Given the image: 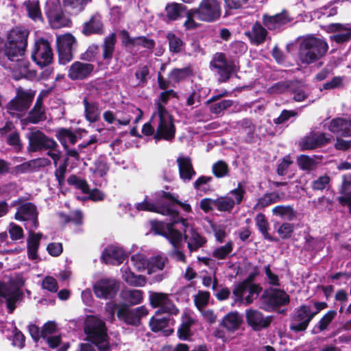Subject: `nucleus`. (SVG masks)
<instances>
[{"label": "nucleus", "mask_w": 351, "mask_h": 351, "mask_svg": "<svg viewBox=\"0 0 351 351\" xmlns=\"http://www.w3.org/2000/svg\"><path fill=\"white\" fill-rule=\"evenodd\" d=\"M328 141V138L322 132H312L308 136V149L326 145Z\"/></svg>", "instance_id": "45"}, {"label": "nucleus", "mask_w": 351, "mask_h": 351, "mask_svg": "<svg viewBox=\"0 0 351 351\" xmlns=\"http://www.w3.org/2000/svg\"><path fill=\"white\" fill-rule=\"evenodd\" d=\"M29 31L16 27L8 33L5 43L4 55L12 62H16L21 73H25L29 66L28 61L23 58L27 46Z\"/></svg>", "instance_id": "1"}, {"label": "nucleus", "mask_w": 351, "mask_h": 351, "mask_svg": "<svg viewBox=\"0 0 351 351\" xmlns=\"http://www.w3.org/2000/svg\"><path fill=\"white\" fill-rule=\"evenodd\" d=\"M210 66L217 70L221 82L228 81L235 71L233 61H229L223 53H217L210 62Z\"/></svg>", "instance_id": "11"}, {"label": "nucleus", "mask_w": 351, "mask_h": 351, "mask_svg": "<svg viewBox=\"0 0 351 351\" xmlns=\"http://www.w3.org/2000/svg\"><path fill=\"white\" fill-rule=\"evenodd\" d=\"M330 180V178L328 176H320L313 182L312 187L314 190L322 191L328 186Z\"/></svg>", "instance_id": "64"}, {"label": "nucleus", "mask_w": 351, "mask_h": 351, "mask_svg": "<svg viewBox=\"0 0 351 351\" xmlns=\"http://www.w3.org/2000/svg\"><path fill=\"white\" fill-rule=\"evenodd\" d=\"M232 250V243L228 242L225 245L217 248L213 252V256L219 258H225Z\"/></svg>", "instance_id": "61"}, {"label": "nucleus", "mask_w": 351, "mask_h": 351, "mask_svg": "<svg viewBox=\"0 0 351 351\" xmlns=\"http://www.w3.org/2000/svg\"><path fill=\"white\" fill-rule=\"evenodd\" d=\"M32 58L41 67L49 64L53 60V52L49 43L44 39L36 41L32 51Z\"/></svg>", "instance_id": "13"}, {"label": "nucleus", "mask_w": 351, "mask_h": 351, "mask_svg": "<svg viewBox=\"0 0 351 351\" xmlns=\"http://www.w3.org/2000/svg\"><path fill=\"white\" fill-rule=\"evenodd\" d=\"M38 212L35 204L32 202H26L18 207L14 218L16 220L24 221L25 228L30 232L38 227Z\"/></svg>", "instance_id": "7"}, {"label": "nucleus", "mask_w": 351, "mask_h": 351, "mask_svg": "<svg viewBox=\"0 0 351 351\" xmlns=\"http://www.w3.org/2000/svg\"><path fill=\"white\" fill-rule=\"evenodd\" d=\"M131 261L138 271H141L145 269L148 271L149 259L144 254L138 253L132 255L131 256Z\"/></svg>", "instance_id": "49"}, {"label": "nucleus", "mask_w": 351, "mask_h": 351, "mask_svg": "<svg viewBox=\"0 0 351 351\" xmlns=\"http://www.w3.org/2000/svg\"><path fill=\"white\" fill-rule=\"evenodd\" d=\"M166 38L169 42V50L173 53H180L183 47V41L172 32H168Z\"/></svg>", "instance_id": "47"}, {"label": "nucleus", "mask_w": 351, "mask_h": 351, "mask_svg": "<svg viewBox=\"0 0 351 351\" xmlns=\"http://www.w3.org/2000/svg\"><path fill=\"white\" fill-rule=\"evenodd\" d=\"M169 99L167 93L162 92L159 99L156 102L157 114L159 118L156 132L154 134V138L158 141L160 139L171 141L175 137L176 127L173 124L172 116L167 112L164 104Z\"/></svg>", "instance_id": "2"}, {"label": "nucleus", "mask_w": 351, "mask_h": 351, "mask_svg": "<svg viewBox=\"0 0 351 351\" xmlns=\"http://www.w3.org/2000/svg\"><path fill=\"white\" fill-rule=\"evenodd\" d=\"M82 33L86 36L93 34H101L103 33V24L101 16L95 14L91 16L88 21L84 23Z\"/></svg>", "instance_id": "31"}, {"label": "nucleus", "mask_w": 351, "mask_h": 351, "mask_svg": "<svg viewBox=\"0 0 351 351\" xmlns=\"http://www.w3.org/2000/svg\"><path fill=\"white\" fill-rule=\"evenodd\" d=\"M292 18L287 10L276 14L274 16L263 15V22L264 25L270 30L276 29L285 24L290 23Z\"/></svg>", "instance_id": "20"}, {"label": "nucleus", "mask_w": 351, "mask_h": 351, "mask_svg": "<svg viewBox=\"0 0 351 351\" xmlns=\"http://www.w3.org/2000/svg\"><path fill=\"white\" fill-rule=\"evenodd\" d=\"M232 101L224 99L210 106V111L213 114H219L230 108L232 105Z\"/></svg>", "instance_id": "62"}, {"label": "nucleus", "mask_w": 351, "mask_h": 351, "mask_svg": "<svg viewBox=\"0 0 351 351\" xmlns=\"http://www.w3.org/2000/svg\"><path fill=\"white\" fill-rule=\"evenodd\" d=\"M168 258L165 256L158 255L152 256L149 259L148 274L164 269Z\"/></svg>", "instance_id": "43"}, {"label": "nucleus", "mask_w": 351, "mask_h": 351, "mask_svg": "<svg viewBox=\"0 0 351 351\" xmlns=\"http://www.w3.org/2000/svg\"><path fill=\"white\" fill-rule=\"evenodd\" d=\"M91 0H62V5L74 14H78L83 11L86 5Z\"/></svg>", "instance_id": "44"}, {"label": "nucleus", "mask_w": 351, "mask_h": 351, "mask_svg": "<svg viewBox=\"0 0 351 351\" xmlns=\"http://www.w3.org/2000/svg\"><path fill=\"white\" fill-rule=\"evenodd\" d=\"M7 143L17 152L21 151L23 148V144L20 139L19 133L16 131L11 132L7 136Z\"/></svg>", "instance_id": "59"}, {"label": "nucleus", "mask_w": 351, "mask_h": 351, "mask_svg": "<svg viewBox=\"0 0 351 351\" xmlns=\"http://www.w3.org/2000/svg\"><path fill=\"white\" fill-rule=\"evenodd\" d=\"M93 70V64L76 61L70 66L68 77L73 80H82L87 78Z\"/></svg>", "instance_id": "18"}, {"label": "nucleus", "mask_w": 351, "mask_h": 351, "mask_svg": "<svg viewBox=\"0 0 351 351\" xmlns=\"http://www.w3.org/2000/svg\"><path fill=\"white\" fill-rule=\"evenodd\" d=\"M0 330L3 333H5L6 330H12L14 335L13 344L19 348L23 347L25 344V337L21 331L18 330L12 323H6L5 326H1Z\"/></svg>", "instance_id": "39"}, {"label": "nucleus", "mask_w": 351, "mask_h": 351, "mask_svg": "<svg viewBox=\"0 0 351 351\" xmlns=\"http://www.w3.org/2000/svg\"><path fill=\"white\" fill-rule=\"evenodd\" d=\"M328 130L338 135L351 137V119L336 118L331 120Z\"/></svg>", "instance_id": "22"}, {"label": "nucleus", "mask_w": 351, "mask_h": 351, "mask_svg": "<svg viewBox=\"0 0 351 351\" xmlns=\"http://www.w3.org/2000/svg\"><path fill=\"white\" fill-rule=\"evenodd\" d=\"M180 177L184 182H189L195 175V171L193 167L191 159L189 157L179 156L176 160Z\"/></svg>", "instance_id": "26"}, {"label": "nucleus", "mask_w": 351, "mask_h": 351, "mask_svg": "<svg viewBox=\"0 0 351 351\" xmlns=\"http://www.w3.org/2000/svg\"><path fill=\"white\" fill-rule=\"evenodd\" d=\"M196 17L203 21L213 22L221 16V9L217 0H202L195 8Z\"/></svg>", "instance_id": "10"}, {"label": "nucleus", "mask_w": 351, "mask_h": 351, "mask_svg": "<svg viewBox=\"0 0 351 351\" xmlns=\"http://www.w3.org/2000/svg\"><path fill=\"white\" fill-rule=\"evenodd\" d=\"M296 44L299 45V56L302 62H307V37L298 38Z\"/></svg>", "instance_id": "60"}, {"label": "nucleus", "mask_w": 351, "mask_h": 351, "mask_svg": "<svg viewBox=\"0 0 351 351\" xmlns=\"http://www.w3.org/2000/svg\"><path fill=\"white\" fill-rule=\"evenodd\" d=\"M213 173L217 178H222L228 176L229 168L228 165L223 160H219L213 165Z\"/></svg>", "instance_id": "58"}, {"label": "nucleus", "mask_w": 351, "mask_h": 351, "mask_svg": "<svg viewBox=\"0 0 351 351\" xmlns=\"http://www.w3.org/2000/svg\"><path fill=\"white\" fill-rule=\"evenodd\" d=\"M267 34V29L259 22L254 23L251 29L245 32V35L255 45L263 44L265 41Z\"/></svg>", "instance_id": "25"}, {"label": "nucleus", "mask_w": 351, "mask_h": 351, "mask_svg": "<svg viewBox=\"0 0 351 351\" xmlns=\"http://www.w3.org/2000/svg\"><path fill=\"white\" fill-rule=\"evenodd\" d=\"M106 311L108 315V319L110 321L114 319V315L117 312V317L119 319L131 325L138 324L141 318L146 316L148 313L147 308L143 306L134 309H130L125 304H117L113 302H110L106 304Z\"/></svg>", "instance_id": "4"}, {"label": "nucleus", "mask_w": 351, "mask_h": 351, "mask_svg": "<svg viewBox=\"0 0 351 351\" xmlns=\"http://www.w3.org/2000/svg\"><path fill=\"white\" fill-rule=\"evenodd\" d=\"M184 240L186 241L187 247L191 252L197 251L206 242V239L193 229L191 230L190 235H184Z\"/></svg>", "instance_id": "33"}, {"label": "nucleus", "mask_w": 351, "mask_h": 351, "mask_svg": "<svg viewBox=\"0 0 351 351\" xmlns=\"http://www.w3.org/2000/svg\"><path fill=\"white\" fill-rule=\"evenodd\" d=\"M75 45V38L71 34H65L57 38V47L60 64H65L73 59V51Z\"/></svg>", "instance_id": "14"}, {"label": "nucleus", "mask_w": 351, "mask_h": 351, "mask_svg": "<svg viewBox=\"0 0 351 351\" xmlns=\"http://www.w3.org/2000/svg\"><path fill=\"white\" fill-rule=\"evenodd\" d=\"M150 302L154 307L160 308L158 311L172 315H176L178 312L177 308L165 294L158 293L152 294Z\"/></svg>", "instance_id": "19"}, {"label": "nucleus", "mask_w": 351, "mask_h": 351, "mask_svg": "<svg viewBox=\"0 0 351 351\" xmlns=\"http://www.w3.org/2000/svg\"><path fill=\"white\" fill-rule=\"evenodd\" d=\"M23 295L19 287H0V310L5 306L9 313H12Z\"/></svg>", "instance_id": "12"}, {"label": "nucleus", "mask_w": 351, "mask_h": 351, "mask_svg": "<svg viewBox=\"0 0 351 351\" xmlns=\"http://www.w3.org/2000/svg\"><path fill=\"white\" fill-rule=\"evenodd\" d=\"M117 291V287H94L95 294L99 298H112Z\"/></svg>", "instance_id": "48"}, {"label": "nucleus", "mask_w": 351, "mask_h": 351, "mask_svg": "<svg viewBox=\"0 0 351 351\" xmlns=\"http://www.w3.org/2000/svg\"><path fill=\"white\" fill-rule=\"evenodd\" d=\"M169 322V318L167 316L161 318L154 317L150 320L149 324L153 331L158 332L165 328L168 326Z\"/></svg>", "instance_id": "57"}, {"label": "nucleus", "mask_w": 351, "mask_h": 351, "mask_svg": "<svg viewBox=\"0 0 351 351\" xmlns=\"http://www.w3.org/2000/svg\"><path fill=\"white\" fill-rule=\"evenodd\" d=\"M170 217L171 222L168 223L166 226L158 221L152 222V229L156 234L166 237L173 246L177 247L182 239V234L180 232L174 229L173 226L176 223L179 222H182L184 224L185 220L179 216L178 212V217Z\"/></svg>", "instance_id": "6"}, {"label": "nucleus", "mask_w": 351, "mask_h": 351, "mask_svg": "<svg viewBox=\"0 0 351 351\" xmlns=\"http://www.w3.org/2000/svg\"><path fill=\"white\" fill-rule=\"evenodd\" d=\"M337 315V311L335 310H330L328 311L319 321V322L312 329V333L318 334L327 328L328 325L332 322L335 316Z\"/></svg>", "instance_id": "40"}, {"label": "nucleus", "mask_w": 351, "mask_h": 351, "mask_svg": "<svg viewBox=\"0 0 351 351\" xmlns=\"http://www.w3.org/2000/svg\"><path fill=\"white\" fill-rule=\"evenodd\" d=\"M243 322V317L237 312H231L223 319L222 325L230 331L237 330Z\"/></svg>", "instance_id": "37"}, {"label": "nucleus", "mask_w": 351, "mask_h": 351, "mask_svg": "<svg viewBox=\"0 0 351 351\" xmlns=\"http://www.w3.org/2000/svg\"><path fill=\"white\" fill-rule=\"evenodd\" d=\"M84 331L87 339L97 346L99 351H110V343L105 322L94 315H88L85 320Z\"/></svg>", "instance_id": "3"}, {"label": "nucleus", "mask_w": 351, "mask_h": 351, "mask_svg": "<svg viewBox=\"0 0 351 351\" xmlns=\"http://www.w3.org/2000/svg\"><path fill=\"white\" fill-rule=\"evenodd\" d=\"M49 21L52 28L59 29L69 25V19L60 10V9L49 8L47 11Z\"/></svg>", "instance_id": "27"}, {"label": "nucleus", "mask_w": 351, "mask_h": 351, "mask_svg": "<svg viewBox=\"0 0 351 351\" xmlns=\"http://www.w3.org/2000/svg\"><path fill=\"white\" fill-rule=\"evenodd\" d=\"M123 278L125 279L127 283L132 284L135 285H141L142 284L146 283L145 277L142 275L135 276L134 273L130 270L128 271V268L125 270L122 269Z\"/></svg>", "instance_id": "54"}, {"label": "nucleus", "mask_w": 351, "mask_h": 351, "mask_svg": "<svg viewBox=\"0 0 351 351\" xmlns=\"http://www.w3.org/2000/svg\"><path fill=\"white\" fill-rule=\"evenodd\" d=\"M245 193V189L239 184L238 187L230 193L234 196V199L228 196L220 197L215 199V207L219 211L230 212L235 204H239L242 202Z\"/></svg>", "instance_id": "15"}, {"label": "nucleus", "mask_w": 351, "mask_h": 351, "mask_svg": "<svg viewBox=\"0 0 351 351\" xmlns=\"http://www.w3.org/2000/svg\"><path fill=\"white\" fill-rule=\"evenodd\" d=\"M255 220L256 226H258L261 233L263 234L264 238L271 241H275V239H273V237H271L267 232L268 223L265 219V215L261 213L258 214L256 217Z\"/></svg>", "instance_id": "52"}, {"label": "nucleus", "mask_w": 351, "mask_h": 351, "mask_svg": "<svg viewBox=\"0 0 351 351\" xmlns=\"http://www.w3.org/2000/svg\"><path fill=\"white\" fill-rule=\"evenodd\" d=\"M29 145L27 149L29 152H35L42 149L56 150L57 143L52 138L46 136L40 130L31 132L27 135Z\"/></svg>", "instance_id": "9"}, {"label": "nucleus", "mask_w": 351, "mask_h": 351, "mask_svg": "<svg viewBox=\"0 0 351 351\" xmlns=\"http://www.w3.org/2000/svg\"><path fill=\"white\" fill-rule=\"evenodd\" d=\"M307 326V308L303 306L299 309L291 324V328L295 331H302Z\"/></svg>", "instance_id": "34"}, {"label": "nucleus", "mask_w": 351, "mask_h": 351, "mask_svg": "<svg viewBox=\"0 0 351 351\" xmlns=\"http://www.w3.org/2000/svg\"><path fill=\"white\" fill-rule=\"evenodd\" d=\"M24 6L26 8L28 16L36 21L41 19V12L39 7L38 1L36 0H28L25 1Z\"/></svg>", "instance_id": "46"}, {"label": "nucleus", "mask_w": 351, "mask_h": 351, "mask_svg": "<svg viewBox=\"0 0 351 351\" xmlns=\"http://www.w3.org/2000/svg\"><path fill=\"white\" fill-rule=\"evenodd\" d=\"M121 297L131 305H136L141 303L143 293L139 290L125 289L121 292Z\"/></svg>", "instance_id": "41"}, {"label": "nucleus", "mask_w": 351, "mask_h": 351, "mask_svg": "<svg viewBox=\"0 0 351 351\" xmlns=\"http://www.w3.org/2000/svg\"><path fill=\"white\" fill-rule=\"evenodd\" d=\"M187 8L182 3H169L165 6L166 16L169 21L179 20L185 16Z\"/></svg>", "instance_id": "29"}, {"label": "nucleus", "mask_w": 351, "mask_h": 351, "mask_svg": "<svg viewBox=\"0 0 351 351\" xmlns=\"http://www.w3.org/2000/svg\"><path fill=\"white\" fill-rule=\"evenodd\" d=\"M116 34L112 33L104 38V43L101 45L102 58L104 60L110 62L115 50Z\"/></svg>", "instance_id": "35"}, {"label": "nucleus", "mask_w": 351, "mask_h": 351, "mask_svg": "<svg viewBox=\"0 0 351 351\" xmlns=\"http://www.w3.org/2000/svg\"><path fill=\"white\" fill-rule=\"evenodd\" d=\"M149 75V70L148 66H143L139 67L135 73V76L139 80L138 85L143 86L147 84V79Z\"/></svg>", "instance_id": "63"}, {"label": "nucleus", "mask_w": 351, "mask_h": 351, "mask_svg": "<svg viewBox=\"0 0 351 351\" xmlns=\"http://www.w3.org/2000/svg\"><path fill=\"white\" fill-rule=\"evenodd\" d=\"M83 104L86 119L91 123L97 121L100 114L98 104L94 101H89L86 97H84Z\"/></svg>", "instance_id": "38"}, {"label": "nucleus", "mask_w": 351, "mask_h": 351, "mask_svg": "<svg viewBox=\"0 0 351 351\" xmlns=\"http://www.w3.org/2000/svg\"><path fill=\"white\" fill-rule=\"evenodd\" d=\"M46 119L44 107L34 106L29 112L27 120L32 123H38Z\"/></svg>", "instance_id": "50"}, {"label": "nucleus", "mask_w": 351, "mask_h": 351, "mask_svg": "<svg viewBox=\"0 0 351 351\" xmlns=\"http://www.w3.org/2000/svg\"><path fill=\"white\" fill-rule=\"evenodd\" d=\"M57 326L54 322H47L41 330V335L43 338H46L49 346L51 348H56L60 343V337L53 335L56 332Z\"/></svg>", "instance_id": "28"}, {"label": "nucleus", "mask_w": 351, "mask_h": 351, "mask_svg": "<svg viewBox=\"0 0 351 351\" xmlns=\"http://www.w3.org/2000/svg\"><path fill=\"white\" fill-rule=\"evenodd\" d=\"M136 209L138 210L156 212L163 215L178 217V211L174 210L171 207V205L169 204H164L162 206H157L147 201H144L136 205Z\"/></svg>", "instance_id": "24"}, {"label": "nucleus", "mask_w": 351, "mask_h": 351, "mask_svg": "<svg viewBox=\"0 0 351 351\" xmlns=\"http://www.w3.org/2000/svg\"><path fill=\"white\" fill-rule=\"evenodd\" d=\"M191 73L192 71L189 66L182 69H174L171 71L169 78L174 82H178L191 75Z\"/></svg>", "instance_id": "53"}, {"label": "nucleus", "mask_w": 351, "mask_h": 351, "mask_svg": "<svg viewBox=\"0 0 351 351\" xmlns=\"http://www.w3.org/2000/svg\"><path fill=\"white\" fill-rule=\"evenodd\" d=\"M326 29L328 32L335 33L330 38L337 43H343L351 38V27L349 25L332 23L327 25Z\"/></svg>", "instance_id": "16"}, {"label": "nucleus", "mask_w": 351, "mask_h": 351, "mask_svg": "<svg viewBox=\"0 0 351 351\" xmlns=\"http://www.w3.org/2000/svg\"><path fill=\"white\" fill-rule=\"evenodd\" d=\"M246 319L248 324L256 330L268 326L271 322V317H264L261 312L253 309L246 311Z\"/></svg>", "instance_id": "21"}, {"label": "nucleus", "mask_w": 351, "mask_h": 351, "mask_svg": "<svg viewBox=\"0 0 351 351\" xmlns=\"http://www.w3.org/2000/svg\"><path fill=\"white\" fill-rule=\"evenodd\" d=\"M193 324V320L191 317L187 315L183 317L182 323L178 329L180 339L185 340L191 335L190 328Z\"/></svg>", "instance_id": "51"}, {"label": "nucleus", "mask_w": 351, "mask_h": 351, "mask_svg": "<svg viewBox=\"0 0 351 351\" xmlns=\"http://www.w3.org/2000/svg\"><path fill=\"white\" fill-rule=\"evenodd\" d=\"M35 93L31 90H24L21 87L16 88V96L6 105V110L12 117L19 116L29 108Z\"/></svg>", "instance_id": "5"}, {"label": "nucleus", "mask_w": 351, "mask_h": 351, "mask_svg": "<svg viewBox=\"0 0 351 351\" xmlns=\"http://www.w3.org/2000/svg\"><path fill=\"white\" fill-rule=\"evenodd\" d=\"M43 234L41 233H34V231L29 232L27 239V253L30 259H36L37 258V251L40 243V240Z\"/></svg>", "instance_id": "36"}, {"label": "nucleus", "mask_w": 351, "mask_h": 351, "mask_svg": "<svg viewBox=\"0 0 351 351\" xmlns=\"http://www.w3.org/2000/svg\"><path fill=\"white\" fill-rule=\"evenodd\" d=\"M340 193L341 196L339 198V202L343 205H348L351 212V174L343 176Z\"/></svg>", "instance_id": "32"}, {"label": "nucleus", "mask_w": 351, "mask_h": 351, "mask_svg": "<svg viewBox=\"0 0 351 351\" xmlns=\"http://www.w3.org/2000/svg\"><path fill=\"white\" fill-rule=\"evenodd\" d=\"M273 213L286 219L291 220L294 217V211L290 206H278L273 208Z\"/></svg>", "instance_id": "56"}, {"label": "nucleus", "mask_w": 351, "mask_h": 351, "mask_svg": "<svg viewBox=\"0 0 351 351\" xmlns=\"http://www.w3.org/2000/svg\"><path fill=\"white\" fill-rule=\"evenodd\" d=\"M56 137L60 142L64 149H67V140L72 144L74 145L77 141L76 135L70 130L66 128L60 129L57 134Z\"/></svg>", "instance_id": "42"}, {"label": "nucleus", "mask_w": 351, "mask_h": 351, "mask_svg": "<svg viewBox=\"0 0 351 351\" xmlns=\"http://www.w3.org/2000/svg\"><path fill=\"white\" fill-rule=\"evenodd\" d=\"M67 182L70 185L75 186L77 189L82 190L84 193H89L88 184L86 180L81 179L75 175H72L67 179Z\"/></svg>", "instance_id": "55"}, {"label": "nucleus", "mask_w": 351, "mask_h": 351, "mask_svg": "<svg viewBox=\"0 0 351 351\" xmlns=\"http://www.w3.org/2000/svg\"><path fill=\"white\" fill-rule=\"evenodd\" d=\"M262 307L266 311L276 310L278 307L289 303V297L283 291L270 287L261 298Z\"/></svg>", "instance_id": "8"}, {"label": "nucleus", "mask_w": 351, "mask_h": 351, "mask_svg": "<svg viewBox=\"0 0 351 351\" xmlns=\"http://www.w3.org/2000/svg\"><path fill=\"white\" fill-rule=\"evenodd\" d=\"M328 49V44L323 39L308 36V63L324 56Z\"/></svg>", "instance_id": "17"}, {"label": "nucleus", "mask_w": 351, "mask_h": 351, "mask_svg": "<svg viewBox=\"0 0 351 351\" xmlns=\"http://www.w3.org/2000/svg\"><path fill=\"white\" fill-rule=\"evenodd\" d=\"M126 256L127 254L121 247L110 246L104 250L102 258L106 263L119 265L125 260Z\"/></svg>", "instance_id": "23"}, {"label": "nucleus", "mask_w": 351, "mask_h": 351, "mask_svg": "<svg viewBox=\"0 0 351 351\" xmlns=\"http://www.w3.org/2000/svg\"><path fill=\"white\" fill-rule=\"evenodd\" d=\"M261 289V287H236L234 293L238 298L250 304L258 296Z\"/></svg>", "instance_id": "30"}]
</instances>
